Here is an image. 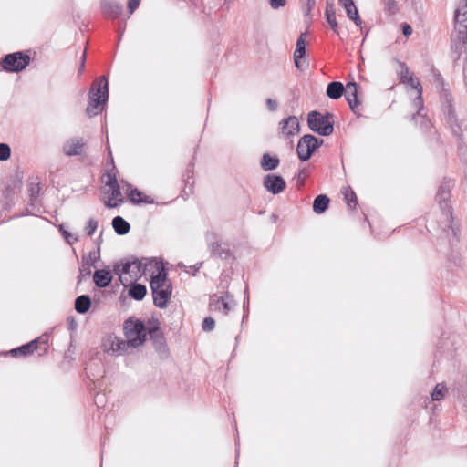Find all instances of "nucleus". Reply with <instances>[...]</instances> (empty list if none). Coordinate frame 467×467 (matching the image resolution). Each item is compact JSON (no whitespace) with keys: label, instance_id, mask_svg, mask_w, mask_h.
Listing matches in <instances>:
<instances>
[{"label":"nucleus","instance_id":"obj_50","mask_svg":"<svg viewBox=\"0 0 467 467\" xmlns=\"http://www.w3.org/2000/svg\"><path fill=\"white\" fill-rule=\"evenodd\" d=\"M84 68H85V64L80 63L79 70H78V71H79V74H81V73L83 72Z\"/></svg>","mask_w":467,"mask_h":467},{"label":"nucleus","instance_id":"obj_47","mask_svg":"<svg viewBox=\"0 0 467 467\" xmlns=\"http://www.w3.org/2000/svg\"><path fill=\"white\" fill-rule=\"evenodd\" d=\"M339 3L343 5L346 11H348V8L354 7L355 4L353 0H344L339 1Z\"/></svg>","mask_w":467,"mask_h":467},{"label":"nucleus","instance_id":"obj_15","mask_svg":"<svg viewBox=\"0 0 467 467\" xmlns=\"http://www.w3.org/2000/svg\"><path fill=\"white\" fill-rule=\"evenodd\" d=\"M280 134L284 137H294L300 131L299 120L296 116L284 119L279 123Z\"/></svg>","mask_w":467,"mask_h":467},{"label":"nucleus","instance_id":"obj_49","mask_svg":"<svg viewBox=\"0 0 467 467\" xmlns=\"http://www.w3.org/2000/svg\"><path fill=\"white\" fill-rule=\"evenodd\" d=\"M86 59H87V51L86 49L84 50L82 56H81V58H80V63H83L85 64L86 63Z\"/></svg>","mask_w":467,"mask_h":467},{"label":"nucleus","instance_id":"obj_23","mask_svg":"<svg viewBox=\"0 0 467 467\" xmlns=\"http://www.w3.org/2000/svg\"><path fill=\"white\" fill-rule=\"evenodd\" d=\"M345 88L341 82H331L327 88V95L332 99H339L344 94Z\"/></svg>","mask_w":467,"mask_h":467},{"label":"nucleus","instance_id":"obj_4","mask_svg":"<svg viewBox=\"0 0 467 467\" xmlns=\"http://www.w3.org/2000/svg\"><path fill=\"white\" fill-rule=\"evenodd\" d=\"M451 197L450 192V185L448 183H442L438 190L437 192V200L438 202L443 211L444 215V226L443 230L447 233V236L450 237V232L455 237L458 239V228L453 225V218L451 212V207L449 206V200Z\"/></svg>","mask_w":467,"mask_h":467},{"label":"nucleus","instance_id":"obj_21","mask_svg":"<svg viewBox=\"0 0 467 467\" xmlns=\"http://www.w3.org/2000/svg\"><path fill=\"white\" fill-rule=\"evenodd\" d=\"M101 8L103 15L111 18L118 17L122 12V5L114 0H102Z\"/></svg>","mask_w":467,"mask_h":467},{"label":"nucleus","instance_id":"obj_32","mask_svg":"<svg viewBox=\"0 0 467 467\" xmlns=\"http://www.w3.org/2000/svg\"><path fill=\"white\" fill-rule=\"evenodd\" d=\"M447 392V388L442 383H439L434 388L432 393H431V399L432 400H441L445 397V394Z\"/></svg>","mask_w":467,"mask_h":467},{"label":"nucleus","instance_id":"obj_20","mask_svg":"<svg viewBox=\"0 0 467 467\" xmlns=\"http://www.w3.org/2000/svg\"><path fill=\"white\" fill-rule=\"evenodd\" d=\"M467 27V0H458L454 12V26Z\"/></svg>","mask_w":467,"mask_h":467},{"label":"nucleus","instance_id":"obj_45","mask_svg":"<svg viewBox=\"0 0 467 467\" xmlns=\"http://www.w3.org/2000/svg\"><path fill=\"white\" fill-rule=\"evenodd\" d=\"M211 250H212V253L215 255H218L220 257H222V254L220 252L221 250V244L216 242V243H213L212 245H211Z\"/></svg>","mask_w":467,"mask_h":467},{"label":"nucleus","instance_id":"obj_1","mask_svg":"<svg viewBox=\"0 0 467 467\" xmlns=\"http://www.w3.org/2000/svg\"><path fill=\"white\" fill-rule=\"evenodd\" d=\"M150 289L154 306L161 309L166 308L171 300L172 285L163 267H158V273L151 275Z\"/></svg>","mask_w":467,"mask_h":467},{"label":"nucleus","instance_id":"obj_51","mask_svg":"<svg viewBox=\"0 0 467 467\" xmlns=\"http://www.w3.org/2000/svg\"><path fill=\"white\" fill-rule=\"evenodd\" d=\"M100 398H102V396H100L99 394H97L96 397H95V400L96 402L98 403L99 401L100 402Z\"/></svg>","mask_w":467,"mask_h":467},{"label":"nucleus","instance_id":"obj_46","mask_svg":"<svg viewBox=\"0 0 467 467\" xmlns=\"http://www.w3.org/2000/svg\"><path fill=\"white\" fill-rule=\"evenodd\" d=\"M266 105L269 110L275 111L277 108V102L272 99H266Z\"/></svg>","mask_w":467,"mask_h":467},{"label":"nucleus","instance_id":"obj_43","mask_svg":"<svg viewBox=\"0 0 467 467\" xmlns=\"http://www.w3.org/2000/svg\"><path fill=\"white\" fill-rule=\"evenodd\" d=\"M140 0H129L128 1V9L130 14H132L140 5Z\"/></svg>","mask_w":467,"mask_h":467},{"label":"nucleus","instance_id":"obj_40","mask_svg":"<svg viewBox=\"0 0 467 467\" xmlns=\"http://www.w3.org/2000/svg\"><path fill=\"white\" fill-rule=\"evenodd\" d=\"M128 194H129V197L131 202H141V199H140L141 192L140 191H138L137 189L130 190V192Z\"/></svg>","mask_w":467,"mask_h":467},{"label":"nucleus","instance_id":"obj_41","mask_svg":"<svg viewBox=\"0 0 467 467\" xmlns=\"http://www.w3.org/2000/svg\"><path fill=\"white\" fill-rule=\"evenodd\" d=\"M384 5L385 8L389 11L390 13H396L397 11V3L395 0H381Z\"/></svg>","mask_w":467,"mask_h":467},{"label":"nucleus","instance_id":"obj_6","mask_svg":"<svg viewBox=\"0 0 467 467\" xmlns=\"http://www.w3.org/2000/svg\"><path fill=\"white\" fill-rule=\"evenodd\" d=\"M126 344L130 347L138 348L141 346L146 339V327L140 320L129 319L124 325Z\"/></svg>","mask_w":467,"mask_h":467},{"label":"nucleus","instance_id":"obj_9","mask_svg":"<svg viewBox=\"0 0 467 467\" xmlns=\"http://www.w3.org/2000/svg\"><path fill=\"white\" fill-rule=\"evenodd\" d=\"M30 62V57L22 52L6 55L0 62L4 70L7 72H19L25 69Z\"/></svg>","mask_w":467,"mask_h":467},{"label":"nucleus","instance_id":"obj_38","mask_svg":"<svg viewBox=\"0 0 467 467\" xmlns=\"http://www.w3.org/2000/svg\"><path fill=\"white\" fill-rule=\"evenodd\" d=\"M60 231H61L64 238L66 239V241L69 244H73L74 243L78 241V236H76L75 234H72L68 233L67 231L64 230L62 226H60Z\"/></svg>","mask_w":467,"mask_h":467},{"label":"nucleus","instance_id":"obj_19","mask_svg":"<svg viewBox=\"0 0 467 467\" xmlns=\"http://www.w3.org/2000/svg\"><path fill=\"white\" fill-rule=\"evenodd\" d=\"M306 54V39L305 34H301L300 36L296 40V47L294 52V60L296 67L303 70L306 67V60L304 59V56Z\"/></svg>","mask_w":467,"mask_h":467},{"label":"nucleus","instance_id":"obj_35","mask_svg":"<svg viewBox=\"0 0 467 467\" xmlns=\"http://www.w3.org/2000/svg\"><path fill=\"white\" fill-rule=\"evenodd\" d=\"M98 228V222L94 219H89L85 227V232L87 235L91 236L94 234Z\"/></svg>","mask_w":467,"mask_h":467},{"label":"nucleus","instance_id":"obj_13","mask_svg":"<svg viewBox=\"0 0 467 467\" xmlns=\"http://www.w3.org/2000/svg\"><path fill=\"white\" fill-rule=\"evenodd\" d=\"M48 337L46 335L39 337L36 339L32 340L31 342L25 344L19 348H14L10 351L12 356H27L36 351L38 348L42 350L41 354L47 352V349Z\"/></svg>","mask_w":467,"mask_h":467},{"label":"nucleus","instance_id":"obj_7","mask_svg":"<svg viewBox=\"0 0 467 467\" xmlns=\"http://www.w3.org/2000/svg\"><path fill=\"white\" fill-rule=\"evenodd\" d=\"M105 183L107 187V189L103 190L105 205L109 208H115L120 205L123 202V197L116 177L111 174H107Z\"/></svg>","mask_w":467,"mask_h":467},{"label":"nucleus","instance_id":"obj_14","mask_svg":"<svg viewBox=\"0 0 467 467\" xmlns=\"http://www.w3.org/2000/svg\"><path fill=\"white\" fill-rule=\"evenodd\" d=\"M235 306L234 298L228 293L222 295H213L210 298V307L213 311L222 312L227 315L228 312Z\"/></svg>","mask_w":467,"mask_h":467},{"label":"nucleus","instance_id":"obj_27","mask_svg":"<svg viewBox=\"0 0 467 467\" xmlns=\"http://www.w3.org/2000/svg\"><path fill=\"white\" fill-rule=\"evenodd\" d=\"M329 199L326 195H318L313 202V210L316 213H323L328 207Z\"/></svg>","mask_w":467,"mask_h":467},{"label":"nucleus","instance_id":"obj_2","mask_svg":"<svg viewBox=\"0 0 467 467\" xmlns=\"http://www.w3.org/2000/svg\"><path fill=\"white\" fill-rule=\"evenodd\" d=\"M109 99V82L106 77L96 78L88 94V105L86 109L89 116L98 115L107 104Z\"/></svg>","mask_w":467,"mask_h":467},{"label":"nucleus","instance_id":"obj_34","mask_svg":"<svg viewBox=\"0 0 467 467\" xmlns=\"http://www.w3.org/2000/svg\"><path fill=\"white\" fill-rule=\"evenodd\" d=\"M150 338H152L156 345L159 347L163 346L164 344V338L161 335V332L159 328H155L150 331Z\"/></svg>","mask_w":467,"mask_h":467},{"label":"nucleus","instance_id":"obj_12","mask_svg":"<svg viewBox=\"0 0 467 467\" xmlns=\"http://www.w3.org/2000/svg\"><path fill=\"white\" fill-rule=\"evenodd\" d=\"M101 348L105 353L112 356H120L128 351L126 341L113 334L103 338Z\"/></svg>","mask_w":467,"mask_h":467},{"label":"nucleus","instance_id":"obj_16","mask_svg":"<svg viewBox=\"0 0 467 467\" xmlns=\"http://www.w3.org/2000/svg\"><path fill=\"white\" fill-rule=\"evenodd\" d=\"M264 187L273 194L282 192L286 186L285 181L279 175L267 174L264 178Z\"/></svg>","mask_w":467,"mask_h":467},{"label":"nucleus","instance_id":"obj_37","mask_svg":"<svg viewBox=\"0 0 467 467\" xmlns=\"http://www.w3.org/2000/svg\"><path fill=\"white\" fill-rule=\"evenodd\" d=\"M10 148L7 144L0 143V161H6L10 157Z\"/></svg>","mask_w":467,"mask_h":467},{"label":"nucleus","instance_id":"obj_3","mask_svg":"<svg viewBox=\"0 0 467 467\" xmlns=\"http://www.w3.org/2000/svg\"><path fill=\"white\" fill-rule=\"evenodd\" d=\"M148 266L147 259H134L115 265L114 272L119 275L121 284L124 286H128L145 275Z\"/></svg>","mask_w":467,"mask_h":467},{"label":"nucleus","instance_id":"obj_8","mask_svg":"<svg viewBox=\"0 0 467 467\" xmlns=\"http://www.w3.org/2000/svg\"><path fill=\"white\" fill-rule=\"evenodd\" d=\"M451 50L456 60L462 57L467 60V27L454 26V32L451 35Z\"/></svg>","mask_w":467,"mask_h":467},{"label":"nucleus","instance_id":"obj_48","mask_svg":"<svg viewBox=\"0 0 467 467\" xmlns=\"http://www.w3.org/2000/svg\"><path fill=\"white\" fill-rule=\"evenodd\" d=\"M402 33L406 36H410L412 34V27L408 24H404L402 26Z\"/></svg>","mask_w":467,"mask_h":467},{"label":"nucleus","instance_id":"obj_24","mask_svg":"<svg viewBox=\"0 0 467 467\" xmlns=\"http://www.w3.org/2000/svg\"><path fill=\"white\" fill-rule=\"evenodd\" d=\"M91 305V300L88 296L82 295L76 298L75 309L79 314H85L88 311Z\"/></svg>","mask_w":467,"mask_h":467},{"label":"nucleus","instance_id":"obj_22","mask_svg":"<svg viewBox=\"0 0 467 467\" xmlns=\"http://www.w3.org/2000/svg\"><path fill=\"white\" fill-rule=\"evenodd\" d=\"M93 281L98 287L104 288L112 281L110 271L106 269L96 270L93 275Z\"/></svg>","mask_w":467,"mask_h":467},{"label":"nucleus","instance_id":"obj_44","mask_svg":"<svg viewBox=\"0 0 467 467\" xmlns=\"http://www.w3.org/2000/svg\"><path fill=\"white\" fill-rule=\"evenodd\" d=\"M86 258L82 257L81 265L79 267V278H83L85 276H88L87 275V263H85Z\"/></svg>","mask_w":467,"mask_h":467},{"label":"nucleus","instance_id":"obj_33","mask_svg":"<svg viewBox=\"0 0 467 467\" xmlns=\"http://www.w3.org/2000/svg\"><path fill=\"white\" fill-rule=\"evenodd\" d=\"M346 13L348 18L351 19L357 26L361 25L362 21L359 17L356 5H354V7H350L349 9L348 8V11H346Z\"/></svg>","mask_w":467,"mask_h":467},{"label":"nucleus","instance_id":"obj_31","mask_svg":"<svg viewBox=\"0 0 467 467\" xmlns=\"http://www.w3.org/2000/svg\"><path fill=\"white\" fill-rule=\"evenodd\" d=\"M342 193L344 194L345 201L348 207L350 209L355 208L357 205V197L355 192L349 187H347L342 191Z\"/></svg>","mask_w":467,"mask_h":467},{"label":"nucleus","instance_id":"obj_18","mask_svg":"<svg viewBox=\"0 0 467 467\" xmlns=\"http://www.w3.org/2000/svg\"><path fill=\"white\" fill-rule=\"evenodd\" d=\"M344 93L351 110L354 113H358L360 110V101L358 99V85L355 82L348 83Z\"/></svg>","mask_w":467,"mask_h":467},{"label":"nucleus","instance_id":"obj_42","mask_svg":"<svg viewBox=\"0 0 467 467\" xmlns=\"http://www.w3.org/2000/svg\"><path fill=\"white\" fill-rule=\"evenodd\" d=\"M269 4L272 8L277 9L285 6L286 4V0H269Z\"/></svg>","mask_w":467,"mask_h":467},{"label":"nucleus","instance_id":"obj_28","mask_svg":"<svg viewBox=\"0 0 467 467\" xmlns=\"http://www.w3.org/2000/svg\"><path fill=\"white\" fill-rule=\"evenodd\" d=\"M325 16L327 22L329 24L330 27L333 29L334 32L338 34V25L336 18V13L333 7L332 4H327L325 11Z\"/></svg>","mask_w":467,"mask_h":467},{"label":"nucleus","instance_id":"obj_10","mask_svg":"<svg viewBox=\"0 0 467 467\" xmlns=\"http://www.w3.org/2000/svg\"><path fill=\"white\" fill-rule=\"evenodd\" d=\"M323 143V140H318L315 136L307 134L303 136L296 147V152L298 158L302 161H306L310 159L314 151L318 149Z\"/></svg>","mask_w":467,"mask_h":467},{"label":"nucleus","instance_id":"obj_5","mask_svg":"<svg viewBox=\"0 0 467 467\" xmlns=\"http://www.w3.org/2000/svg\"><path fill=\"white\" fill-rule=\"evenodd\" d=\"M307 124L312 131L321 136H328L334 130L333 117L329 113L321 114L318 111H311L307 116Z\"/></svg>","mask_w":467,"mask_h":467},{"label":"nucleus","instance_id":"obj_30","mask_svg":"<svg viewBox=\"0 0 467 467\" xmlns=\"http://www.w3.org/2000/svg\"><path fill=\"white\" fill-rule=\"evenodd\" d=\"M85 263H87V275H90L91 274V267L95 266V264L99 259V251H93L88 254V255L86 257Z\"/></svg>","mask_w":467,"mask_h":467},{"label":"nucleus","instance_id":"obj_26","mask_svg":"<svg viewBox=\"0 0 467 467\" xmlns=\"http://www.w3.org/2000/svg\"><path fill=\"white\" fill-rule=\"evenodd\" d=\"M112 226L118 234L123 235L129 233L130 224L120 216H116L112 220Z\"/></svg>","mask_w":467,"mask_h":467},{"label":"nucleus","instance_id":"obj_36","mask_svg":"<svg viewBox=\"0 0 467 467\" xmlns=\"http://www.w3.org/2000/svg\"><path fill=\"white\" fill-rule=\"evenodd\" d=\"M316 5V0H302V10L305 16H308Z\"/></svg>","mask_w":467,"mask_h":467},{"label":"nucleus","instance_id":"obj_29","mask_svg":"<svg viewBox=\"0 0 467 467\" xmlns=\"http://www.w3.org/2000/svg\"><path fill=\"white\" fill-rule=\"evenodd\" d=\"M147 289L144 285L136 284L130 287L129 290V295L136 299V300H141L146 296Z\"/></svg>","mask_w":467,"mask_h":467},{"label":"nucleus","instance_id":"obj_25","mask_svg":"<svg viewBox=\"0 0 467 467\" xmlns=\"http://www.w3.org/2000/svg\"><path fill=\"white\" fill-rule=\"evenodd\" d=\"M279 165V159L265 153L262 157L261 167L265 171H273Z\"/></svg>","mask_w":467,"mask_h":467},{"label":"nucleus","instance_id":"obj_17","mask_svg":"<svg viewBox=\"0 0 467 467\" xmlns=\"http://www.w3.org/2000/svg\"><path fill=\"white\" fill-rule=\"evenodd\" d=\"M85 145L83 138H71L64 143L62 150L67 156H78L83 152Z\"/></svg>","mask_w":467,"mask_h":467},{"label":"nucleus","instance_id":"obj_39","mask_svg":"<svg viewBox=\"0 0 467 467\" xmlns=\"http://www.w3.org/2000/svg\"><path fill=\"white\" fill-rule=\"evenodd\" d=\"M215 322L213 317H205L202 322V329L205 331H211L214 328Z\"/></svg>","mask_w":467,"mask_h":467},{"label":"nucleus","instance_id":"obj_11","mask_svg":"<svg viewBox=\"0 0 467 467\" xmlns=\"http://www.w3.org/2000/svg\"><path fill=\"white\" fill-rule=\"evenodd\" d=\"M400 78L402 83L410 85L417 91V96L413 103L416 108H419L418 114L420 115V110L423 106L422 88L420 82L413 78L412 74H410L409 68L404 64H400Z\"/></svg>","mask_w":467,"mask_h":467}]
</instances>
